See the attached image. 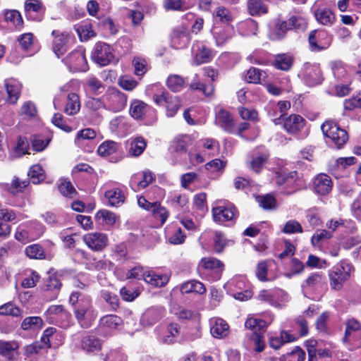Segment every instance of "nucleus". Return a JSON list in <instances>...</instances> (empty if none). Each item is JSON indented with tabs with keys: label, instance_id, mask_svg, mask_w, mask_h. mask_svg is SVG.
Wrapping results in <instances>:
<instances>
[{
	"label": "nucleus",
	"instance_id": "32",
	"mask_svg": "<svg viewBox=\"0 0 361 361\" xmlns=\"http://www.w3.org/2000/svg\"><path fill=\"white\" fill-rule=\"evenodd\" d=\"M345 330L344 336L342 338L343 343L348 344L351 340V337L355 334H357L361 331V324L357 320L352 318L348 319L345 322Z\"/></svg>",
	"mask_w": 361,
	"mask_h": 361
},
{
	"label": "nucleus",
	"instance_id": "33",
	"mask_svg": "<svg viewBox=\"0 0 361 361\" xmlns=\"http://www.w3.org/2000/svg\"><path fill=\"white\" fill-rule=\"evenodd\" d=\"M150 107L140 100H134L130 104V114L135 119H142Z\"/></svg>",
	"mask_w": 361,
	"mask_h": 361
},
{
	"label": "nucleus",
	"instance_id": "21",
	"mask_svg": "<svg viewBox=\"0 0 361 361\" xmlns=\"http://www.w3.org/2000/svg\"><path fill=\"white\" fill-rule=\"evenodd\" d=\"M4 85L8 95L6 102L11 104H16L20 95L21 85L18 80L11 78L5 80Z\"/></svg>",
	"mask_w": 361,
	"mask_h": 361
},
{
	"label": "nucleus",
	"instance_id": "59",
	"mask_svg": "<svg viewBox=\"0 0 361 361\" xmlns=\"http://www.w3.org/2000/svg\"><path fill=\"white\" fill-rule=\"evenodd\" d=\"M166 84L171 90L173 92H178L183 87L184 80L180 76L178 75H173L168 78Z\"/></svg>",
	"mask_w": 361,
	"mask_h": 361
},
{
	"label": "nucleus",
	"instance_id": "55",
	"mask_svg": "<svg viewBox=\"0 0 361 361\" xmlns=\"http://www.w3.org/2000/svg\"><path fill=\"white\" fill-rule=\"evenodd\" d=\"M344 111H352L358 109H361V92L346 99L343 102Z\"/></svg>",
	"mask_w": 361,
	"mask_h": 361
},
{
	"label": "nucleus",
	"instance_id": "4",
	"mask_svg": "<svg viewBox=\"0 0 361 361\" xmlns=\"http://www.w3.org/2000/svg\"><path fill=\"white\" fill-rule=\"evenodd\" d=\"M44 226L36 221L20 226L15 233V238L23 243L39 238L44 233Z\"/></svg>",
	"mask_w": 361,
	"mask_h": 361
},
{
	"label": "nucleus",
	"instance_id": "60",
	"mask_svg": "<svg viewBox=\"0 0 361 361\" xmlns=\"http://www.w3.org/2000/svg\"><path fill=\"white\" fill-rule=\"evenodd\" d=\"M213 35L215 38L216 45L218 46L224 45L232 37L231 29L221 30L219 31H216L214 30Z\"/></svg>",
	"mask_w": 361,
	"mask_h": 361
},
{
	"label": "nucleus",
	"instance_id": "7",
	"mask_svg": "<svg viewBox=\"0 0 361 361\" xmlns=\"http://www.w3.org/2000/svg\"><path fill=\"white\" fill-rule=\"evenodd\" d=\"M153 99L157 104L166 106V116L169 117L174 116L180 106V102L176 96L169 95L165 92L154 94Z\"/></svg>",
	"mask_w": 361,
	"mask_h": 361
},
{
	"label": "nucleus",
	"instance_id": "13",
	"mask_svg": "<svg viewBox=\"0 0 361 361\" xmlns=\"http://www.w3.org/2000/svg\"><path fill=\"white\" fill-rule=\"evenodd\" d=\"M288 30L287 21L276 19L269 24L268 37L271 40L279 41L285 37Z\"/></svg>",
	"mask_w": 361,
	"mask_h": 361
},
{
	"label": "nucleus",
	"instance_id": "28",
	"mask_svg": "<svg viewBox=\"0 0 361 361\" xmlns=\"http://www.w3.org/2000/svg\"><path fill=\"white\" fill-rule=\"evenodd\" d=\"M314 16L317 22L326 26H331L336 20L334 13L326 7H319L314 11Z\"/></svg>",
	"mask_w": 361,
	"mask_h": 361
},
{
	"label": "nucleus",
	"instance_id": "12",
	"mask_svg": "<svg viewBox=\"0 0 361 361\" xmlns=\"http://www.w3.org/2000/svg\"><path fill=\"white\" fill-rule=\"evenodd\" d=\"M83 240L91 250L94 251L102 250L108 244V237L102 233H90L84 235Z\"/></svg>",
	"mask_w": 361,
	"mask_h": 361
},
{
	"label": "nucleus",
	"instance_id": "43",
	"mask_svg": "<svg viewBox=\"0 0 361 361\" xmlns=\"http://www.w3.org/2000/svg\"><path fill=\"white\" fill-rule=\"evenodd\" d=\"M149 212L152 213L153 217L157 221H159L161 225H163L166 222L169 216V211L157 202L154 204V206H152Z\"/></svg>",
	"mask_w": 361,
	"mask_h": 361
},
{
	"label": "nucleus",
	"instance_id": "20",
	"mask_svg": "<svg viewBox=\"0 0 361 361\" xmlns=\"http://www.w3.org/2000/svg\"><path fill=\"white\" fill-rule=\"evenodd\" d=\"M122 325V319L115 314L105 315L99 320L100 329L106 333H112L119 329Z\"/></svg>",
	"mask_w": 361,
	"mask_h": 361
},
{
	"label": "nucleus",
	"instance_id": "6",
	"mask_svg": "<svg viewBox=\"0 0 361 361\" xmlns=\"http://www.w3.org/2000/svg\"><path fill=\"white\" fill-rule=\"evenodd\" d=\"M127 99L126 94L116 88H109L104 95L105 105L114 112L122 111L126 106Z\"/></svg>",
	"mask_w": 361,
	"mask_h": 361
},
{
	"label": "nucleus",
	"instance_id": "22",
	"mask_svg": "<svg viewBox=\"0 0 361 361\" xmlns=\"http://www.w3.org/2000/svg\"><path fill=\"white\" fill-rule=\"evenodd\" d=\"M190 42V33L185 27L180 26L173 31L172 42L176 48H184L188 46Z\"/></svg>",
	"mask_w": 361,
	"mask_h": 361
},
{
	"label": "nucleus",
	"instance_id": "11",
	"mask_svg": "<svg viewBox=\"0 0 361 361\" xmlns=\"http://www.w3.org/2000/svg\"><path fill=\"white\" fill-rule=\"evenodd\" d=\"M192 53L194 55L192 63L195 66L208 63L214 57L213 51L201 42H196L193 44Z\"/></svg>",
	"mask_w": 361,
	"mask_h": 361
},
{
	"label": "nucleus",
	"instance_id": "36",
	"mask_svg": "<svg viewBox=\"0 0 361 361\" xmlns=\"http://www.w3.org/2000/svg\"><path fill=\"white\" fill-rule=\"evenodd\" d=\"M19 348L18 343L16 341L0 340V355L8 360L13 358V352Z\"/></svg>",
	"mask_w": 361,
	"mask_h": 361
},
{
	"label": "nucleus",
	"instance_id": "42",
	"mask_svg": "<svg viewBox=\"0 0 361 361\" xmlns=\"http://www.w3.org/2000/svg\"><path fill=\"white\" fill-rule=\"evenodd\" d=\"M247 10L251 16H261L267 13V7L262 0H248Z\"/></svg>",
	"mask_w": 361,
	"mask_h": 361
},
{
	"label": "nucleus",
	"instance_id": "9",
	"mask_svg": "<svg viewBox=\"0 0 361 361\" xmlns=\"http://www.w3.org/2000/svg\"><path fill=\"white\" fill-rule=\"evenodd\" d=\"M63 61L71 71L85 72L88 69L85 51L82 49L72 51Z\"/></svg>",
	"mask_w": 361,
	"mask_h": 361
},
{
	"label": "nucleus",
	"instance_id": "17",
	"mask_svg": "<svg viewBox=\"0 0 361 361\" xmlns=\"http://www.w3.org/2000/svg\"><path fill=\"white\" fill-rule=\"evenodd\" d=\"M306 121L298 114H290L283 121L284 129L290 134L296 135L305 128Z\"/></svg>",
	"mask_w": 361,
	"mask_h": 361
},
{
	"label": "nucleus",
	"instance_id": "31",
	"mask_svg": "<svg viewBox=\"0 0 361 361\" xmlns=\"http://www.w3.org/2000/svg\"><path fill=\"white\" fill-rule=\"evenodd\" d=\"M80 347L84 351L92 353L100 350L101 342L96 336L86 334L81 338Z\"/></svg>",
	"mask_w": 361,
	"mask_h": 361
},
{
	"label": "nucleus",
	"instance_id": "14",
	"mask_svg": "<svg viewBox=\"0 0 361 361\" xmlns=\"http://www.w3.org/2000/svg\"><path fill=\"white\" fill-rule=\"evenodd\" d=\"M154 180L153 173L147 170L141 173H135L132 176L130 185L135 191H138L147 187Z\"/></svg>",
	"mask_w": 361,
	"mask_h": 361
},
{
	"label": "nucleus",
	"instance_id": "25",
	"mask_svg": "<svg viewBox=\"0 0 361 361\" xmlns=\"http://www.w3.org/2000/svg\"><path fill=\"white\" fill-rule=\"evenodd\" d=\"M104 198L110 207H120L124 203L126 195L121 189L116 188L106 190Z\"/></svg>",
	"mask_w": 361,
	"mask_h": 361
},
{
	"label": "nucleus",
	"instance_id": "8",
	"mask_svg": "<svg viewBox=\"0 0 361 361\" xmlns=\"http://www.w3.org/2000/svg\"><path fill=\"white\" fill-rule=\"evenodd\" d=\"M332 42V37L324 30H312L309 35V43L312 51L327 49Z\"/></svg>",
	"mask_w": 361,
	"mask_h": 361
},
{
	"label": "nucleus",
	"instance_id": "62",
	"mask_svg": "<svg viewBox=\"0 0 361 361\" xmlns=\"http://www.w3.org/2000/svg\"><path fill=\"white\" fill-rule=\"evenodd\" d=\"M245 326L247 329H250L252 331H256L265 329L267 324L265 321L261 319L251 317L247 319L245 323Z\"/></svg>",
	"mask_w": 361,
	"mask_h": 361
},
{
	"label": "nucleus",
	"instance_id": "27",
	"mask_svg": "<svg viewBox=\"0 0 361 361\" xmlns=\"http://www.w3.org/2000/svg\"><path fill=\"white\" fill-rule=\"evenodd\" d=\"M80 109L79 96L74 92H68L66 95L63 111L69 116L75 115Z\"/></svg>",
	"mask_w": 361,
	"mask_h": 361
},
{
	"label": "nucleus",
	"instance_id": "30",
	"mask_svg": "<svg viewBox=\"0 0 361 361\" xmlns=\"http://www.w3.org/2000/svg\"><path fill=\"white\" fill-rule=\"evenodd\" d=\"M180 290L183 294L197 293L202 295L206 292V288L199 281L190 280L181 284Z\"/></svg>",
	"mask_w": 361,
	"mask_h": 361
},
{
	"label": "nucleus",
	"instance_id": "53",
	"mask_svg": "<svg viewBox=\"0 0 361 361\" xmlns=\"http://www.w3.org/2000/svg\"><path fill=\"white\" fill-rule=\"evenodd\" d=\"M306 80L310 85L320 84L322 81V73L319 66H314L307 71Z\"/></svg>",
	"mask_w": 361,
	"mask_h": 361
},
{
	"label": "nucleus",
	"instance_id": "48",
	"mask_svg": "<svg viewBox=\"0 0 361 361\" xmlns=\"http://www.w3.org/2000/svg\"><path fill=\"white\" fill-rule=\"evenodd\" d=\"M267 159L268 157L265 154L252 156L249 161L248 167L255 173H259L263 169Z\"/></svg>",
	"mask_w": 361,
	"mask_h": 361
},
{
	"label": "nucleus",
	"instance_id": "24",
	"mask_svg": "<svg viewBox=\"0 0 361 361\" xmlns=\"http://www.w3.org/2000/svg\"><path fill=\"white\" fill-rule=\"evenodd\" d=\"M331 179L328 175L322 173L314 178V190L317 194L326 195L331 190Z\"/></svg>",
	"mask_w": 361,
	"mask_h": 361
},
{
	"label": "nucleus",
	"instance_id": "19",
	"mask_svg": "<svg viewBox=\"0 0 361 361\" xmlns=\"http://www.w3.org/2000/svg\"><path fill=\"white\" fill-rule=\"evenodd\" d=\"M198 269L214 271L216 275V279H219L224 269V265L220 260L214 257H204L198 264Z\"/></svg>",
	"mask_w": 361,
	"mask_h": 361
},
{
	"label": "nucleus",
	"instance_id": "29",
	"mask_svg": "<svg viewBox=\"0 0 361 361\" xmlns=\"http://www.w3.org/2000/svg\"><path fill=\"white\" fill-rule=\"evenodd\" d=\"M44 326L43 319L38 316L25 317L20 325V328L26 331H35L41 330Z\"/></svg>",
	"mask_w": 361,
	"mask_h": 361
},
{
	"label": "nucleus",
	"instance_id": "5",
	"mask_svg": "<svg viewBox=\"0 0 361 361\" xmlns=\"http://www.w3.org/2000/svg\"><path fill=\"white\" fill-rule=\"evenodd\" d=\"M238 215L237 209L231 203L219 205L212 209L213 219L215 222L220 224H225L226 223L233 224Z\"/></svg>",
	"mask_w": 361,
	"mask_h": 361
},
{
	"label": "nucleus",
	"instance_id": "46",
	"mask_svg": "<svg viewBox=\"0 0 361 361\" xmlns=\"http://www.w3.org/2000/svg\"><path fill=\"white\" fill-rule=\"evenodd\" d=\"M293 65V59L290 56L282 54H279L276 56L274 66L276 68L282 70V71H288L290 68Z\"/></svg>",
	"mask_w": 361,
	"mask_h": 361
},
{
	"label": "nucleus",
	"instance_id": "44",
	"mask_svg": "<svg viewBox=\"0 0 361 361\" xmlns=\"http://www.w3.org/2000/svg\"><path fill=\"white\" fill-rule=\"evenodd\" d=\"M146 147V142L142 137H136L130 141L128 154L131 157L140 156Z\"/></svg>",
	"mask_w": 361,
	"mask_h": 361
},
{
	"label": "nucleus",
	"instance_id": "18",
	"mask_svg": "<svg viewBox=\"0 0 361 361\" xmlns=\"http://www.w3.org/2000/svg\"><path fill=\"white\" fill-rule=\"evenodd\" d=\"M216 123L225 131L234 133L235 123L231 114L224 109H220L216 113Z\"/></svg>",
	"mask_w": 361,
	"mask_h": 361
},
{
	"label": "nucleus",
	"instance_id": "50",
	"mask_svg": "<svg viewBox=\"0 0 361 361\" xmlns=\"http://www.w3.org/2000/svg\"><path fill=\"white\" fill-rule=\"evenodd\" d=\"M118 148V143L111 140H107L104 142L99 146L97 149V152L100 156L107 157L116 152Z\"/></svg>",
	"mask_w": 361,
	"mask_h": 361
},
{
	"label": "nucleus",
	"instance_id": "38",
	"mask_svg": "<svg viewBox=\"0 0 361 361\" xmlns=\"http://www.w3.org/2000/svg\"><path fill=\"white\" fill-rule=\"evenodd\" d=\"M250 346L257 353H261L264 350V336L262 333L252 332L249 335Z\"/></svg>",
	"mask_w": 361,
	"mask_h": 361
},
{
	"label": "nucleus",
	"instance_id": "35",
	"mask_svg": "<svg viewBox=\"0 0 361 361\" xmlns=\"http://www.w3.org/2000/svg\"><path fill=\"white\" fill-rule=\"evenodd\" d=\"M163 308H150L142 315L143 323L152 326L157 322L164 316Z\"/></svg>",
	"mask_w": 361,
	"mask_h": 361
},
{
	"label": "nucleus",
	"instance_id": "58",
	"mask_svg": "<svg viewBox=\"0 0 361 361\" xmlns=\"http://www.w3.org/2000/svg\"><path fill=\"white\" fill-rule=\"evenodd\" d=\"M85 88L87 91L92 93L100 92L104 88L102 82L94 76L87 78L85 80Z\"/></svg>",
	"mask_w": 361,
	"mask_h": 361
},
{
	"label": "nucleus",
	"instance_id": "34",
	"mask_svg": "<svg viewBox=\"0 0 361 361\" xmlns=\"http://www.w3.org/2000/svg\"><path fill=\"white\" fill-rule=\"evenodd\" d=\"M117 216L107 209H101L95 214V219L98 224L103 226H113L117 220Z\"/></svg>",
	"mask_w": 361,
	"mask_h": 361
},
{
	"label": "nucleus",
	"instance_id": "2",
	"mask_svg": "<svg viewBox=\"0 0 361 361\" xmlns=\"http://www.w3.org/2000/svg\"><path fill=\"white\" fill-rule=\"evenodd\" d=\"M321 128L324 135L329 138L337 148H341L348 140V133L332 121H326Z\"/></svg>",
	"mask_w": 361,
	"mask_h": 361
},
{
	"label": "nucleus",
	"instance_id": "45",
	"mask_svg": "<svg viewBox=\"0 0 361 361\" xmlns=\"http://www.w3.org/2000/svg\"><path fill=\"white\" fill-rule=\"evenodd\" d=\"M58 189L63 196L68 198H74L77 195V191L72 183L66 179L59 180Z\"/></svg>",
	"mask_w": 361,
	"mask_h": 361
},
{
	"label": "nucleus",
	"instance_id": "1",
	"mask_svg": "<svg viewBox=\"0 0 361 361\" xmlns=\"http://www.w3.org/2000/svg\"><path fill=\"white\" fill-rule=\"evenodd\" d=\"M73 314L80 326L87 329L92 325L98 312L90 297H81L80 303L73 307Z\"/></svg>",
	"mask_w": 361,
	"mask_h": 361
},
{
	"label": "nucleus",
	"instance_id": "40",
	"mask_svg": "<svg viewBox=\"0 0 361 361\" xmlns=\"http://www.w3.org/2000/svg\"><path fill=\"white\" fill-rule=\"evenodd\" d=\"M265 76V72L259 68L251 67L245 75V80L249 83L259 84L264 80Z\"/></svg>",
	"mask_w": 361,
	"mask_h": 361
},
{
	"label": "nucleus",
	"instance_id": "15",
	"mask_svg": "<svg viewBox=\"0 0 361 361\" xmlns=\"http://www.w3.org/2000/svg\"><path fill=\"white\" fill-rule=\"evenodd\" d=\"M25 10L28 19L40 21L43 18L44 8L39 0H27Z\"/></svg>",
	"mask_w": 361,
	"mask_h": 361
},
{
	"label": "nucleus",
	"instance_id": "54",
	"mask_svg": "<svg viewBox=\"0 0 361 361\" xmlns=\"http://www.w3.org/2000/svg\"><path fill=\"white\" fill-rule=\"evenodd\" d=\"M28 176L34 184H37L45 178L44 171L40 165L32 166L28 172Z\"/></svg>",
	"mask_w": 361,
	"mask_h": 361
},
{
	"label": "nucleus",
	"instance_id": "56",
	"mask_svg": "<svg viewBox=\"0 0 361 361\" xmlns=\"http://www.w3.org/2000/svg\"><path fill=\"white\" fill-rule=\"evenodd\" d=\"M77 32L82 41H86L95 36V32L90 23H85L77 28Z\"/></svg>",
	"mask_w": 361,
	"mask_h": 361
},
{
	"label": "nucleus",
	"instance_id": "51",
	"mask_svg": "<svg viewBox=\"0 0 361 361\" xmlns=\"http://www.w3.org/2000/svg\"><path fill=\"white\" fill-rule=\"evenodd\" d=\"M29 185V180H20L18 177H14L11 184L7 187V190L13 195L23 192L26 187Z\"/></svg>",
	"mask_w": 361,
	"mask_h": 361
},
{
	"label": "nucleus",
	"instance_id": "37",
	"mask_svg": "<svg viewBox=\"0 0 361 361\" xmlns=\"http://www.w3.org/2000/svg\"><path fill=\"white\" fill-rule=\"evenodd\" d=\"M224 288L228 294L246 289L245 279L243 276H235L225 283Z\"/></svg>",
	"mask_w": 361,
	"mask_h": 361
},
{
	"label": "nucleus",
	"instance_id": "61",
	"mask_svg": "<svg viewBox=\"0 0 361 361\" xmlns=\"http://www.w3.org/2000/svg\"><path fill=\"white\" fill-rule=\"evenodd\" d=\"M257 200L259 206L264 209H272L276 206V200L275 197L271 195L258 196Z\"/></svg>",
	"mask_w": 361,
	"mask_h": 361
},
{
	"label": "nucleus",
	"instance_id": "23",
	"mask_svg": "<svg viewBox=\"0 0 361 361\" xmlns=\"http://www.w3.org/2000/svg\"><path fill=\"white\" fill-rule=\"evenodd\" d=\"M144 281L154 287H163L169 282V275L157 273L152 270L145 271Z\"/></svg>",
	"mask_w": 361,
	"mask_h": 361
},
{
	"label": "nucleus",
	"instance_id": "52",
	"mask_svg": "<svg viewBox=\"0 0 361 361\" xmlns=\"http://www.w3.org/2000/svg\"><path fill=\"white\" fill-rule=\"evenodd\" d=\"M305 353L298 346L280 357V361H305Z\"/></svg>",
	"mask_w": 361,
	"mask_h": 361
},
{
	"label": "nucleus",
	"instance_id": "63",
	"mask_svg": "<svg viewBox=\"0 0 361 361\" xmlns=\"http://www.w3.org/2000/svg\"><path fill=\"white\" fill-rule=\"evenodd\" d=\"M39 279L38 274L35 271L30 270L26 274V277L22 281L21 286L25 288L34 287Z\"/></svg>",
	"mask_w": 361,
	"mask_h": 361
},
{
	"label": "nucleus",
	"instance_id": "26",
	"mask_svg": "<svg viewBox=\"0 0 361 361\" xmlns=\"http://www.w3.org/2000/svg\"><path fill=\"white\" fill-rule=\"evenodd\" d=\"M210 332L214 338H221L226 337L229 333L228 324L222 319L214 318L210 321Z\"/></svg>",
	"mask_w": 361,
	"mask_h": 361
},
{
	"label": "nucleus",
	"instance_id": "41",
	"mask_svg": "<svg viewBox=\"0 0 361 361\" xmlns=\"http://www.w3.org/2000/svg\"><path fill=\"white\" fill-rule=\"evenodd\" d=\"M324 283V277L319 273H313L305 280L302 287L308 289L322 288Z\"/></svg>",
	"mask_w": 361,
	"mask_h": 361
},
{
	"label": "nucleus",
	"instance_id": "57",
	"mask_svg": "<svg viewBox=\"0 0 361 361\" xmlns=\"http://www.w3.org/2000/svg\"><path fill=\"white\" fill-rule=\"evenodd\" d=\"M26 255L32 259H44L45 254L42 247L38 244H33L25 248Z\"/></svg>",
	"mask_w": 361,
	"mask_h": 361
},
{
	"label": "nucleus",
	"instance_id": "49",
	"mask_svg": "<svg viewBox=\"0 0 361 361\" xmlns=\"http://www.w3.org/2000/svg\"><path fill=\"white\" fill-rule=\"evenodd\" d=\"M23 310L12 302H7L0 306V316L22 317Z\"/></svg>",
	"mask_w": 361,
	"mask_h": 361
},
{
	"label": "nucleus",
	"instance_id": "64",
	"mask_svg": "<svg viewBox=\"0 0 361 361\" xmlns=\"http://www.w3.org/2000/svg\"><path fill=\"white\" fill-rule=\"evenodd\" d=\"M127 356L121 349L111 350L106 355L104 361H126Z\"/></svg>",
	"mask_w": 361,
	"mask_h": 361
},
{
	"label": "nucleus",
	"instance_id": "39",
	"mask_svg": "<svg viewBox=\"0 0 361 361\" xmlns=\"http://www.w3.org/2000/svg\"><path fill=\"white\" fill-rule=\"evenodd\" d=\"M213 18L215 22L224 24H229L233 18L231 12L224 6L217 7L213 13Z\"/></svg>",
	"mask_w": 361,
	"mask_h": 361
},
{
	"label": "nucleus",
	"instance_id": "47",
	"mask_svg": "<svg viewBox=\"0 0 361 361\" xmlns=\"http://www.w3.org/2000/svg\"><path fill=\"white\" fill-rule=\"evenodd\" d=\"M5 20L16 28H20L23 20L20 13L16 10L6 11L4 12Z\"/></svg>",
	"mask_w": 361,
	"mask_h": 361
},
{
	"label": "nucleus",
	"instance_id": "3",
	"mask_svg": "<svg viewBox=\"0 0 361 361\" xmlns=\"http://www.w3.org/2000/svg\"><path fill=\"white\" fill-rule=\"evenodd\" d=\"M352 269V265L345 261H342L334 267L329 273L331 288L341 289L343 283L349 278Z\"/></svg>",
	"mask_w": 361,
	"mask_h": 361
},
{
	"label": "nucleus",
	"instance_id": "16",
	"mask_svg": "<svg viewBox=\"0 0 361 361\" xmlns=\"http://www.w3.org/2000/svg\"><path fill=\"white\" fill-rule=\"evenodd\" d=\"M51 35L54 37L53 40V51L58 57H60L68 50L70 35L67 32L60 33L57 30H53Z\"/></svg>",
	"mask_w": 361,
	"mask_h": 361
},
{
	"label": "nucleus",
	"instance_id": "10",
	"mask_svg": "<svg viewBox=\"0 0 361 361\" xmlns=\"http://www.w3.org/2000/svg\"><path fill=\"white\" fill-rule=\"evenodd\" d=\"M93 60L100 66H104L110 63L114 59L111 47L104 42L97 43L92 53Z\"/></svg>",
	"mask_w": 361,
	"mask_h": 361
}]
</instances>
